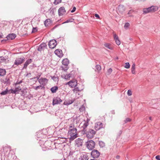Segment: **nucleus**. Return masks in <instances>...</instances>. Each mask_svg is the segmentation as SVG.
Wrapping results in <instances>:
<instances>
[{"label": "nucleus", "mask_w": 160, "mask_h": 160, "mask_svg": "<svg viewBox=\"0 0 160 160\" xmlns=\"http://www.w3.org/2000/svg\"><path fill=\"white\" fill-rule=\"evenodd\" d=\"M68 134L70 137L69 139L70 141H72L78 137V133L76 128H71L68 131Z\"/></svg>", "instance_id": "obj_1"}, {"label": "nucleus", "mask_w": 160, "mask_h": 160, "mask_svg": "<svg viewBox=\"0 0 160 160\" xmlns=\"http://www.w3.org/2000/svg\"><path fill=\"white\" fill-rule=\"evenodd\" d=\"M24 61V58H18L15 60L13 66L15 67L23 63Z\"/></svg>", "instance_id": "obj_2"}, {"label": "nucleus", "mask_w": 160, "mask_h": 160, "mask_svg": "<svg viewBox=\"0 0 160 160\" xmlns=\"http://www.w3.org/2000/svg\"><path fill=\"white\" fill-rule=\"evenodd\" d=\"M86 145L88 149L92 150L94 148L95 143L92 140H90L87 142Z\"/></svg>", "instance_id": "obj_3"}, {"label": "nucleus", "mask_w": 160, "mask_h": 160, "mask_svg": "<svg viewBox=\"0 0 160 160\" xmlns=\"http://www.w3.org/2000/svg\"><path fill=\"white\" fill-rule=\"evenodd\" d=\"M96 133V131L94 130L91 129L89 130L86 133L87 137L89 138H92L94 137Z\"/></svg>", "instance_id": "obj_4"}, {"label": "nucleus", "mask_w": 160, "mask_h": 160, "mask_svg": "<svg viewBox=\"0 0 160 160\" xmlns=\"http://www.w3.org/2000/svg\"><path fill=\"white\" fill-rule=\"evenodd\" d=\"M65 84L66 85H68L71 88H73L77 86V82L76 80L73 79L70 80Z\"/></svg>", "instance_id": "obj_5"}, {"label": "nucleus", "mask_w": 160, "mask_h": 160, "mask_svg": "<svg viewBox=\"0 0 160 160\" xmlns=\"http://www.w3.org/2000/svg\"><path fill=\"white\" fill-rule=\"evenodd\" d=\"M62 64L64 66H68L69 63V61L68 60L67 58H65L62 61ZM62 69L65 71L67 70L68 69V68L67 67H66L65 68H64L63 67H62Z\"/></svg>", "instance_id": "obj_6"}, {"label": "nucleus", "mask_w": 160, "mask_h": 160, "mask_svg": "<svg viewBox=\"0 0 160 160\" xmlns=\"http://www.w3.org/2000/svg\"><path fill=\"white\" fill-rule=\"evenodd\" d=\"M57 44L56 41L54 39L51 40L48 43V46L50 48H54Z\"/></svg>", "instance_id": "obj_7"}, {"label": "nucleus", "mask_w": 160, "mask_h": 160, "mask_svg": "<svg viewBox=\"0 0 160 160\" xmlns=\"http://www.w3.org/2000/svg\"><path fill=\"white\" fill-rule=\"evenodd\" d=\"M83 141L82 139L80 138H78L75 141V146L77 147H80L82 146V145Z\"/></svg>", "instance_id": "obj_8"}, {"label": "nucleus", "mask_w": 160, "mask_h": 160, "mask_svg": "<svg viewBox=\"0 0 160 160\" xmlns=\"http://www.w3.org/2000/svg\"><path fill=\"white\" fill-rule=\"evenodd\" d=\"M38 81L41 85H45L48 83V80L45 78H42L38 79Z\"/></svg>", "instance_id": "obj_9"}, {"label": "nucleus", "mask_w": 160, "mask_h": 160, "mask_svg": "<svg viewBox=\"0 0 160 160\" xmlns=\"http://www.w3.org/2000/svg\"><path fill=\"white\" fill-rule=\"evenodd\" d=\"M62 102V100L59 97L54 98L52 102V104L53 105H54L60 103Z\"/></svg>", "instance_id": "obj_10"}, {"label": "nucleus", "mask_w": 160, "mask_h": 160, "mask_svg": "<svg viewBox=\"0 0 160 160\" xmlns=\"http://www.w3.org/2000/svg\"><path fill=\"white\" fill-rule=\"evenodd\" d=\"M113 35L114 39L115 41L116 44L117 45H119L121 44V42L119 39L118 36L117 35H116V34L114 32H113Z\"/></svg>", "instance_id": "obj_11"}, {"label": "nucleus", "mask_w": 160, "mask_h": 160, "mask_svg": "<svg viewBox=\"0 0 160 160\" xmlns=\"http://www.w3.org/2000/svg\"><path fill=\"white\" fill-rule=\"evenodd\" d=\"M99 153L97 150H94L91 152V155L93 158H98L99 156Z\"/></svg>", "instance_id": "obj_12"}, {"label": "nucleus", "mask_w": 160, "mask_h": 160, "mask_svg": "<svg viewBox=\"0 0 160 160\" xmlns=\"http://www.w3.org/2000/svg\"><path fill=\"white\" fill-rule=\"evenodd\" d=\"M66 11L64 7L60 8L58 10V14L59 16H62L66 13Z\"/></svg>", "instance_id": "obj_13"}, {"label": "nucleus", "mask_w": 160, "mask_h": 160, "mask_svg": "<svg viewBox=\"0 0 160 160\" xmlns=\"http://www.w3.org/2000/svg\"><path fill=\"white\" fill-rule=\"evenodd\" d=\"M103 125L102 123L100 122H97L95 126V128L96 130H98L100 129L103 128Z\"/></svg>", "instance_id": "obj_14"}, {"label": "nucleus", "mask_w": 160, "mask_h": 160, "mask_svg": "<svg viewBox=\"0 0 160 160\" xmlns=\"http://www.w3.org/2000/svg\"><path fill=\"white\" fill-rule=\"evenodd\" d=\"M54 52L55 53L59 58L62 57L63 55L62 51L59 49L55 50Z\"/></svg>", "instance_id": "obj_15"}, {"label": "nucleus", "mask_w": 160, "mask_h": 160, "mask_svg": "<svg viewBox=\"0 0 160 160\" xmlns=\"http://www.w3.org/2000/svg\"><path fill=\"white\" fill-rule=\"evenodd\" d=\"M62 78H63L65 79H69L71 77V75L70 74H67L65 72L62 73L61 75Z\"/></svg>", "instance_id": "obj_16"}, {"label": "nucleus", "mask_w": 160, "mask_h": 160, "mask_svg": "<svg viewBox=\"0 0 160 160\" xmlns=\"http://www.w3.org/2000/svg\"><path fill=\"white\" fill-rule=\"evenodd\" d=\"M149 8L150 12H154L158 9V8L156 6H152L149 7Z\"/></svg>", "instance_id": "obj_17"}, {"label": "nucleus", "mask_w": 160, "mask_h": 160, "mask_svg": "<svg viewBox=\"0 0 160 160\" xmlns=\"http://www.w3.org/2000/svg\"><path fill=\"white\" fill-rule=\"evenodd\" d=\"M118 10L120 12L122 13L125 11V8L122 5H119L118 6Z\"/></svg>", "instance_id": "obj_18"}, {"label": "nucleus", "mask_w": 160, "mask_h": 160, "mask_svg": "<svg viewBox=\"0 0 160 160\" xmlns=\"http://www.w3.org/2000/svg\"><path fill=\"white\" fill-rule=\"evenodd\" d=\"M46 45L45 43H42L39 46L38 50L39 51H41L42 49L45 48Z\"/></svg>", "instance_id": "obj_19"}, {"label": "nucleus", "mask_w": 160, "mask_h": 160, "mask_svg": "<svg viewBox=\"0 0 160 160\" xmlns=\"http://www.w3.org/2000/svg\"><path fill=\"white\" fill-rule=\"evenodd\" d=\"M31 62V59H30L27 60L24 65L23 68H26L28 65Z\"/></svg>", "instance_id": "obj_20"}, {"label": "nucleus", "mask_w": 160, "mask_h": 160, "mask_svg": "<svg viewBox=\"0 0 160 160\" xmlns=\"http://www.w3.org/2000/svg\"><path fill=\"white\" fill-rule=\"evenodd\" d=\"M131 72L133 74H135V65L134 63L132 64L131 68Z\"/></svg>", "instance_id": "obj_21"}, {"label": "nucleus", "mask_w": 160, "mask_h": 160, "mask_svg": "<svg viewBox=\"0 0 160 160\" xmlns=\"http://www.w3.org/2000/svg\"><path fill=\"white\" fill-rule=\"evenodd\" d=\"M80 159L81 160H88V158L86 154H83L80 157Z\"/></svg>", "instance_id": "obj_22"}, {"label": "nucleus", "mask_w": 160, "mask_h": 160, "mask_svg": "<svg viewBox=\"0 0 160 160\" xmlns=\"http://www.w3.org/2000/svg\"><path fill=\"white\" fill-rule=\"evenodd\" d=\"M73 102V101L72 100L66 101L63 103V104L66 105H68L72 103Z\"/></svg>", "instance_id": "obj_23"}, {"label": "nucleus", "mask_w": 160, "mask_h": 160, "mask_svg": "<svg viewBox=\"0 0 160 160\" xmlns=\"http://www.w3.org/2000/svg\"><path fill=\"white\" fill-rule=\"evenodd\" d=\"M104 45L106 47L108 48L111 49L112 50L113 49V47L109 43H106L104 44Z\"/></svg>", "instance_id": "obj_24"}, {"label": "nucleus", "mask_w": 160, "mask_h": 160, "mask_svg": "<svg viewBox=\"0 0 160 160\" xmlns=\"http://www.w3.org/2000/svg\"><path fill=\"white\" fill-rule=\"evenodd\" d=\"M16 37L15 34H10L8 36V39H13Z\"/></svg>", "instance_id": "obj_25"}, {"label": "nucleus", "mask_w": 160, "mask_h": 160, "mask_svg": "<svg viewBox=\"0 0 160 160\" xmlns=\"http://www.w3.org/2000/svg\"><path fill=\"white\" fill-rule=\"evenodd\" d=\"M6 74V71L5 69L0 68V75L3 76Z\"/></svg>", "instance_id": "obj_26"}, {"label": "nucleus", "mask_w": 160, "mask_h": 160, "mask_svg": "<svg viewBox=\"0 0 160 160\" xmlns=\"http://www.w3.org/2000/svg\"><path fill=\"white\" fill-rule=\"evenodd\" d=\"M73 93L76 94L80 91L78 87H76L72 90Z\"/></svg>", "instance_id": "obj_27"}, {"label": "nucleus", "mask_w": 160, "mask_h": 160, "mask_svg": "<svg viewBox=\"0 0 160 160\" xmlns=\"http://www.w3.org/2000/svg\"><path fill=\"white\" fill-rule=\"evenodd\" d=\"M58 89V88L57 86H55L52 87L51 89V90L52 93H55L56 92V91Z\"/></svg>", "instance_id": "obj_28"}, {"label": "nucleus", "mask_w": 160, "mask_h": 160, "mask_svg": "<svg viewBox=\"0 0 160 160\" xmlns=\"http://www.w3.org/2000/svg\"><path fill=\"white\" fill-rule=\"evenodd\" d=\"M51 20L50 19H47L44 22V24L46 26H48V24L51 23Z\"/></svg>", "instance_id": "obj_29"}, {"label": "nucleus", "mask_w": 160, "mask_h": 160, "mask_svg": "<svg viewBox=\"0 0 160 160\" xmlns=\"http://www.w3.org/2000/svg\"><path fill=\"white\" fill-rule=\"evenodd\" d=\"M143 13L145 14L148 12H150L149 8L143 9Z\"/></svg>", "instance_id": "obj_30"}, {"label": "nucleus", "mask_w": 160, "mask_h": 160, "mask_svg": "<svg viewBox=\"0 0 160 160\" xmlns=\"http://www.w3.org/2000/svg\"><path fill=\"white\" fill-rule=\"evenodd\" d=\"M43 88V87L41 85H39L37 87H33V88L35 90H37L39 89H42Z\"/></svg>", "instance_id": "obj_31"}, {"label": "nucleus", "mask_w": 160, "mask_h": 160, "mask_svg": "<svg viewBox=\"0 0 160 160\" xmlns=\"http://www.w3.org/2000/svg\"><path fill=\"white\" fill-rule=\"evenodd\" d=\"M88 125V120L87 119V121L85 122L83 124V128L84 129L86 128Z\"/></svg>", "instance_id": "obj_32"}, {"label": "nucleus", "mask_w": 160, "mask_h": 160, "mask_svg": "<svg viewBox=\"0 0 160 160\" xmlns=\"http://www.w3.org/2000/svg\"><path fill=\"white\" fill-rule=\"evenodd\" d=\"M6 61V59L4 57H0V63L5 62Z\"/></svg>", "instance_id": "obj_33"}, {"label": "nucleus", "mask_w": 160, "mask_h": 160, "mask_svg": "<svg viewBox=\"0 0 160 160\" xmlns=\"http://www.w3.org/2000/svg\"><path fill=\"white\" fill-rule=\"evenodd\" d=\"M95 68L96 69V70L98 72H99L101 70V67L99 65H96Z\"/></svg>", "instance_id": "obj_34"}, {"label": "nucleus", "mask_w": 160, "mask_h": 160, "mask_svg": "<svg viewBox=\"0 0 160 160\" xmlns=\"http://www.w3.org/2000/svg\"><path fill=\"white\" fill-rule=\"evenodd\" d=\"M130 65L128 62H126L125 63L124 67L126 68H130Z\"/></svg>", "instance_id": "obj_35"}, {"label": "nucleus", "mask_w": 160, "mask_h": 160, "mask_svg": "<svg viewBox=\"0 0 160 160\" xmlns=\"http://www.w3.org/2000/svg\"><path fill=\"white\" fill-rule=\"evenodd\" d=\"M130 26V24L129 23H126L124 25V28L126 29L128 28Z\"/></svg>", "instance_id": "obj_36"}, {"label": "nucleus", "mask_w": 160, "mask_h": 160, "mask_svg": "<svg viewBox=\"0 0 160 160\" xmlns=\"http://www.w3.org/2000/svg\"><path fill=\"white\" fill-rule=\"evenodd\" d=\"M61 1L62 0H55L54 3L56 5H57L60 3L61 2Z\"/></svg>", "instance_id": "obj_37"}, {"label": "nucleus", "mask_w": 160, "mask_h": 160, "mask_svg": "<svg viewBox=\"0 0 160 160\" xmlns=\"http://www.w3.org/2000/svg\"><path fill=\"white\" fill-rule=\"evenodd\" d=\"M131 120L129 118H127L126 120L124 121L125 123H126L128 122H130L131 121Z\"/></svg>", "instance_id": "obj_38"}, {"label": "nucleus", "mask_w": 160, "mask_h": 160, "mask_svg": "<svg viewBox=\"0 0 160 160\" xmlns=\"http://www.w3.org/2000/svg\"><path fill=\"white\" fill-rule=\"evenodd\" d=\"M71 128H76L74 127V126L73 124H71L69 126V129H70Z\"/></svg>", "instance_id": "obj_39"}, {"label": "nucleus", "mask_w": 160, "mask_h": 160, "mask_svg": "<svg viewBox=\"0 0 160 160\" xmlns=\"http://www.w3.org/2000/svg\"><path fill=\"white\" fill-rule=\"evenodd\" d=\"M8 92V90L7 89L6 90L2 92H1V94L2 95H6L7 93Z\"/></svg>", "instance_id": "obj_40"}, {"label": "nucleus", "mask_w": 160, "mask_h": 160, "mask_svg": "<svg viewBox=\"0 0 160 160\" xmlns=\"http://www.w3.org/2000/svg\"><path fill=\"white\" fill-rule=\"evenodd\" d=\"M15 91L16 92L19 91L21 90V88H20V87H16L15 88Z\"/></svg>", "instance_id": "obj_41"}, {"label": "nucleus", "mask_w": 160, "mask_h": 160, "mask_svg": "<svg viewBox=\"0 0 160 160\" xmlns=\"http://www.w3.org/2000/svg\"><path fill=\"white\" fill-rule=\"evenodd\" d=\"M21 92V95L22 96H24V95H25V93L27 92L25 90H23Z\"/></svg>", "instance_id": "obj_42"}, {"label": "nucleus", "mask_w": 160, "mask_h": 160, "mask_svg": "<svg viewBox=\"0 0 160 160\" xmlns=\"http://www.w3.org/2000/svg\"><path fill=\"white\" fill-rule=\"evenodd\" d=\"M9 91H10L11 93H12L15 94L16 92L15 91V89L13 90L12 89H11L10 90H9Z\"/></svg>", "instance_id": "obj_43"}, {"label": "nucleus", "mask_w": 160, "mask_h": 160, "mask_svg": "<svg viewBox=\"0 0 160 160\" xmlns=\"http://www.w3.org/2000/svg\"><path fill=\"white\" fill-rule=\"evenodd\" d=\"M127 94L128 96H130L132 95V92L131 90H128V91Z\"/></svg>", "instance_id": "obj_44"}, {"label": "nucleus", "mask_w": 160, "mask_h": 160, "mask_svg": "<svg viewBox=\"0 0 160 160\" xmlns=\"http://www.w3.org/2000/svg\"><path fill=\"white\" fill-rule=\"evenodd\" d=\"M112 70L111 68H109L108 70V72L109 74H110L112 72Z\"/></svg>", "instance_id": "obj_45"}, {"label": "nucleus", "mask_w": 160, "mask_h": 160, "mask_svg": "<svg viewBox=\"0 0 160 160\" xmlns=\"http://www.w3.org/2000/svg\"><path fill=\"white\" fill-rule=\"evenodd\" d=\"M76 9V8L75 7H73L72 10L71 11V12H74L75 11Z\"/></svg>", "instance_id": "obj_46"}, {"label": "nucleus", "mask_w": 160, "mask_h": 160, "mask_svg": "<svg viewBox=\"0 0 160 160\" xmlns=\"http://www.w3.org/2000/svg\"><path fill=\"white\" fill-rule=\"evenodd\" d=\"M155 158L157 160H160V156L159 155L157 156Z\"/></svg>", "instance_id": "obj_47"}, {"label": "nucleus", "mask_w": 160, "mask_h": 160, "mask_svg": "<svg viewBox=\"0 0 160 160\" xmlns=\"http://www.w3.org/2000/svg\"><path fill=\"white\" fill-rule=\"evenodd\" d=\"M37 31V29L36 28H33L32 30V32H35Z\"/></svg>", "instance_id": "obj_48"}, {"label": "nucleus", "mask_w": 160, "mask_h": 160, "mask_svg": "<svg viewBox=\"0 0 160 160\" xmlns=\"http://www.w3.org/2000/svg\"><path fill=\"white\" fill-rule=\"evenodd\" d=\"M133 11L132 10H130L128 12V14H131L133 12Z\"/></svg>", "instance_id": "obj_49"}, {"label": "nucleus", "mask_w": 160, "mask_h": 160, "mask_svg": "<svg viewBox=\"0 0 160 160\" xmlns=\"http://www.w3.org/2000/svg\"><path fill=\"white\" fill-rule=\"evenodd\" d=\"M22 81H20L19 82H17L15 83V85H18V84H20V83H21L22 82Z\"/></svg>", "instance_id": "obj_50"}, {"label": "nucleus", "mask_w": 160, "mask_h": 160, "mask_svg": "<svg viewBox=\"0 0 160 160\" xmlns=\"http://www.w3.org/2000/svg\"><path fill=\"white\" fill-rule=\"evenodd\" d=\"M95 16L96 17L98 18H100L99 15L97 14H95Z\"/></svg>", "instance_id": "obj_51"}, {"label": "nucleus", "mask_w": 160, "mask_h": 160, "mask_svg": "<svg viewBox=\"0 0 160 160\" xmlns=\"http://www.w3.org/2000/svg\"><path fill=\"white\" fill-rule=\"evenodd\" d=\"M120 158V156H117V157H116V158L118 159H119Z\"/></svg>", "instance_id": "obj_52"}, {"label": "nucleus", "mask_w": 160, "mask_h": 160, "mask_svg": "<svg viewBox=\"0 0 160 160\" xmlns=\"http://www.w3.org/2000/svg\"><path fill=\"white\" fill-rule=\"evenodd\" d=\"M149 120L151 121H152V118L151 117H149Z\"/></svg>", "instance_id": "obj_53"}, {"label": "nucleus", "mask_w": 160, "mask_h": 160, "mask_svg": "<svg viewBox=\"0 0 160 160\" xmlns=\"http://www.w3.org/2000/svg\"><path fill=\"white\" fill-rule=\"evenodd\" d=\"M37 78H38V79H39V78L38 77H37Z\"/></svg>", "instance_id": "obj_54"}, {"label": "nucleus", "mask_w": 160, "mask_h": 160, "mask_svg": "<svg viewBox=\"0 0 160 160\" xmlns=\"http://www.w3.org/2000/svg\"><path fill=\"white\" fill-rule=\"evenodd\" d=\"M1 36L0 35V38H1Z\"/></svg>", "instance_id": "obj_55"}]
</instances>
